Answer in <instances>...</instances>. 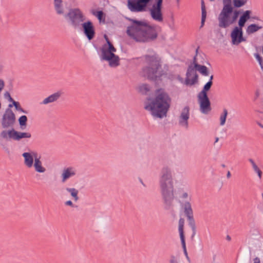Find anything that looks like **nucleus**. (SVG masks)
<instances>
[{
  "label": "nucleus",
  "instance_id": "4c0bfd02",
  "mask_svg": "<svg viewBox=\"0 0 263 263\" xmlns=\"http://www.w3.org/2000/svg\"><path fill=\"white\" fill-rule=\"evenodd\" d=\"M179 198L182 200L186 199L189 198V194L186 192H183L179 195Z\"/></svg>",
  "mask_w": 263,
  "mask_h": 263
},
{
  "label": "nucleus",
  "instance_id": "7c9ffc66",
  "mask_svg": "<svg viewBox=\"0 0 263 263\" xmlns=\"http://www.w3.org/2000/svg\"><path fill=\"white\" fill-rule=\"evenodd\" d=\"M227 115H228V110L227 109L224 108L223 109V112L220 115V125L221 126H223L225 124Z\"/></svg>",
  "mask_w": 263,
  "mask_h": 263
},
{
  "label": "nucleus",
  "instance_id": "a19ab883",
  "mask_svg": "<svg viewBox=\"0 0 263 263\" xmlns=\"http://www.w3.org/2000/svg\"><path fill=\"white\" fill-rule=\"evenodd\" d=\"M255 57L256 58V59L257 60V61H258V62L259 63V64L261 66V68H262L263 66L261 64L262 58L258 53L255 54Z\"/></svg>",
  "mask_w": 263,
  "mask_h": 263
},
{
  "label": "nucleus",
  "instance_id": "e433bc0d",
  "mask_svg": "<svg viewBox=\"0 0 263 263\" xmlns=\"http://www.w3.org/2000/svg\"><path fill=\"white\" fill-rule=\"evenodd\" d=\"M93 14L97 17L98 20L101 21L103 16L104 13L102 11H97L96 13L93 12Z\"/></svg>",
  "mask_w": 263,
  "mask_h": 263
},
{
  "label": "nucleus",
  "instance_id": "f03ea898",
  "mask_svg": "<svg viewBox=\"0 0 263 263\" xmlns=\"http://www.w3.org/2000/svg\"><path fill=\"white\" fill-rule=\"evenodd\" d=\"M159 186L164 208L170 210L174 199V183L173 171L168 166H163L159 176Z\"/></svg>",
  "mask_w": 263,
  "mask_h": 263
},
{
  "label": "nucleus",
  "instance_id": "4468645a",
  "mask_svg": "<svg viewBox=\"0 0 263 263\" xmlns=\"http://www.w3.org/2000/svg\"><path fill=\"white\" fill-rule=\"evenodd\" d=\"M190 118V107L185 106L182 110L179 118V123L182 126L188 127V120Z\"/></svg>",
  "mask_w": 263,
  "mask_h": 263
},
{
  "label": "nucleus",
  "instance_id": "6e6d98bb",
  "mask_svg": "<svg viewBox=\"0 0 263 263\" xmlns=\"http://www.w3.org/2000/svg\"><path fill=\"white\" fill-rule=\"evenodd\" d=\"M221 166L224 168L226 167V165H225V164H221Z\"/></svg>",
  "mask_w": 263,
  "mask_h": 263
},
{
  "label": "nucleus",
  "instance_id": "dca6fc26",
  "mask_svg": "<svg viewBox=\"0 0 263 263\" xmlns=\"http://www.w3.org/2000/svg\"><path fill=\"white\" fill-rule=\"evenodd\" d=\"M22 156L24 158L25 165L28 168H31L33 166L35 157H37V153L34 152H25L22 154Z\"/></svg>",
  "mask_w": 263,
  "mask_h": 263
},
{
  "label": "nucleus",
  "instance_id": "473e14b6",
  "mask_svg": "<svg viewBox=\"0 0 263 263\" xmlns=\"http://www.w3.org/2000/svg\"><path fill=\"white\" fill-rule=\"evenodd\" d=\"M189 224L190 227H191L192 231L191 239L192 240H193L196 234V227L195 222H190V223H189Z\"/></svg>",
  "mask_w": 263,
  "mask_h": 263
},
{
  "label": "nucleus",
  "instance_id": "9d476101",
  "mask_svg": "<svg viewBox=\"0 0 263 263\" xmlns=\"http://www.w3.org/2000/svg\"><path fill=\"white\" fill-rule=\"evenodd\" d=\"M15 115L10 108H7L3 116L2 120V126L6 128L12 127L15 123Z\"/></svg>",
  "mask_w": 263,
  "mask_h": 263
},
{
  "label": "nucleus",
  "instance_id": "4be33fe9",
  "mask_svg": "<svg viewBox=\"0 0 263 263\" xmlns=\"http://www.w3.org/2000/svg\"><path fill=\"white\" fill-rule=\"evenodd\" d=\"M33 166L34 167L35 171L37 173H43L46 171V168L42 166V163L40 158L35 157L34 163Z\"/></svg>",
  "mask_w": 263,
  "mask_h": 263
},
{
  "label": "nucleus",
  "instance_id": "a878e982",
  "mask_svg": "<svg viewBox=\"0 0 263 263\" xmlns=\"http://www.w3.org/2000/svg\"><path fill=\"white\" fill-rule=\"evenodd\" d=\"M13 132H14V129L12 128L11 130H4L2 131L1 133V136L5 139H8V138L12 139L13 138Z\"/></svg>",
  "mask_w": 263,
  "mask_h": 263
},
{
  "label": "nucleus",
  "instance_id": "58836bf2",
  "mask_svg": "<svg viewBox=\"0 0 263 263\" xmlns=\"http://www.w3.org/2000/svg\"><path fill=\"white\" fill-rule=\"evenodd\" d=\"M170 262V263H178L177 257L175 255H171Z\"/></svg>",
  "mask_w": 263,
  "mask_h": 263
},
{
  "label": "nucleus",
  "instance_id": "603ef678",
  "mask_svg": "<svg viewBox=\"0 0 263 263\" xmlns=\"http://www.w3.org/2000/svg\"><path fill=\"white\" fill-rule=\"evenodd\" d=\"M213 79V75H211L210 78V80L209 81H211V82H213L212 80Z\"/></svg>",
  "mask_w": 263,
  "mask_h": 263
},
{
  "label": "nucleus",
  "instance_id": "de8ad7c7",
  "mask_svg": "<svg viewBox=\"0 0 263 263\" xmlns=\"http://www.w3.org/2000/svg\"><path fill=\"white\" fill-rule=\"evenodd\" d=\"M178 80L179 81V82H180L181 83H184V81H183V79L182 78H181V77H180L179 76L178 77Z\"/></svg>",
  "mask_w": 263,
  "mask_h": 263
},
{
  "label": "nucleus",
  "instance_id": "aec40b11",
  "mask_svg": "<svg viewBox=\"0 0 263 263\" xmlns=\"http://www.w3.org/2000/svg\"><path fill=\"white\" fill-rule=\"evenodd\" d=\"M251 11L250 10H247L245 11L242 15L240 16L238 21V26L240 27H244L245 23L250 18V14Z\"/></svg>",
  "mask_w": 263,
  "mask_h": 263
},
{
  "label": "nucleus",
  "instance_id": "2f4dec72",
  "mask_svg": "<svg viewBox=\"0 0 263 263\" xmlns=\"http://www.w3.org/2000/svg\"><path fill=\"white\" fill-rule=\"evenodd\" d=\"M240 12L237 9H234L233 7V13H232V22L234 24L238 18Z\"/></svg>",
  "mask_w": 263,
  "mask_h": 263
},
{
  "label": "nucleus",
  "instance_id": "39448f33",
  "mask_svg": "<svg viewBox=\"0 0 263 263\" xmlns=\"http://www.w3.org/2000/svg\"><path fill=\"white\" fill-rule=\"evenodd\" d=\"M144 58L147 64L142 68V72L144 77L156 81L160 79L162 76L167 75L166 72L161 69L160 60L156 53L145 55Z\"/></svg>",
  "mask_w": 263,
  "mask_h": 263
},
{
  "label": "nucleus",
  "instance_id": "bb28decb",
  "mask_svg": "<svg viewBox=\"0 0 263 263\" xmlns=\"http://www.w3.org/2000/svg\"><path fill=\"white\" fill-rule=\"evenodd\" d=\"M206 16V12L205 10V6L203 0L201 1V26H202L205 20Z\"/></svg>",
  "mask_w": 263,
  "mask_h": 263
},
{
  "label": "nucleus",
  "instance_id": "bf43d9fd",
  "mask_svg": "<svg viewBox=\"0 0 263 263\" xmlns=\"http://www.w3.org/2000/svg\"><path fill=\"white\" fill-rule=\"evenodd\" d=\"M262 127H263V126H262Z\"/></svg>",
  "mask_w": 263,
  "mask_h": 263
},
{
  "label": "nucleus",
  "instance_id": "13d9d810",
  "mask_svg": "<svg viewBox=\"0 0 263 263\" xmlns=\"http://www.w3.org/2000/svg\"><path fill=\"white\" fill-rule=\"evenodd\" d=\"M177 1H179V0H177Z\"/></svg>",
  "mask_w": 263,
  "mask_h": 263
},
{
  "label": "nucleus",
  "instance_id": "f257e3e1",
  "mask_svg": "<svg viewBox=\"0 0 263 263\" xmlns=\"http://www.w3.org/2000/svg\"><path fill=\"white\" fill-rule=\"evenodd\" d=\"M132 24L127 27L126 33L136 42L147 43L155 40L158 33L154 26L148 25L144 21L128 18Z\"/></svg>",
  "mask_w": 263,
  "mask_h": 263
},
{
  "label": "nucleus",
  "instance_id": "a18cd8bd",
  "mask_svg": "<svg viewBox=\"0 0 263 263\" xmlns=\"http://www.w3.org/2000/svg\"><path fill=\"white\" fill-rule=\"evenodd\" d=\"M254 171L257 173L258 177L260 178L261 177V174H262L261 171L259 168H258L257 170H255Z\"/></svg>",
  "mask_w": 263,
  "mask_h": 263
},
{
  "label": "nucleus",
  "instance_id": "ddd939ff",
  "mask_svg": "<svg viewBox=\"0 0 263 263\" xmlns=\"http://www.w3.org/2000/svg\"><path fill=\"white\" fill-rule=\"evenodd\" d=\"M242 27H235L231 33L232 43L233 45H238L241 42L245 41L243 37Z\"/></svg>",
  "mask_w": 263,
  "mask_h": 263
},
{
  "label": "nucleus",
  "instance_id": "8fccbe9b",
  "mask_svg": "<svg viewBox=\"0 0 263 263\" xmlns=\"http://www.w3.org/2000/svg\"><path fill=\"white\" fill-rule=\"evenodd\" d=\"M231 177V173H230V171H228V173H227V177L228 178H230Z\"/></svg>",
  "mask_w": 263,
  "mask_h": 263
},
{
  "label": "nucleus",
  "instance_id": "864d4df0",
  "mask_svg": "<svg viewBox=\"0 0 263 263\" xmlns=\"http://www.w3.org/2000/svg\"><path fill=\"white\" fill-rule=\"evenodd\" d=\"M227 239L229 241L231 240V237L229 235L227 236Z\"/></svg>",
  "mask_w": 263,
  "mask_h": 263
},
{
  "label": "nucleus",
  "instance_id": "f704fd0d",
  "mask_svg": "<svg viewBox=\"0 0 263 263\" xmlns=\"http://www.w3.org/2000/svg\"><path fill=\"white\" fill-rule=\"evenodd\" d=\"M181 245L182 246V248L183 250V252L184 255H185L186 258L187 259V260H190V258L188 256L186 248V245H185V238H180Z\"/></svg>",
  "mask_w": 263,
  "mask_h": 263
},
{
  "label": "nucleus",
  "instance_id": "f3484780",
  "mask_svg": "<svg viewBox=\"0 0 263 263\" xmlns=\"http://www.w3.org/2000/svg\"><path fill=\"white\" fill-rule=\"evenodd\" d=\"M77 170L74 167H68L63 170L61 174L62 181L65 182L69 178L76 175Z\"/></svg>",
  "mask_w": 263,
  "mask_h": 263
},
{
  "label": "nucleus",
  "instance_id": "0eeeda50",
  "mask_svg": "<svg viewBox=\"0 0 263 263\" xmlns=\"http://www.w3.org/2000/svg\"><path fill=\"white\" fill-rule=\"evenodd\" d=\"M223 7L218 17V26L220 28H226L233 24L232 22V13L233 6L231 4V0H222Z\"/></svg>",
  "mask_w": 263,
  "mask_h": 263
},
{
  "label": "nucleus",
  "instance_id": "b1692460",
  "mask_svg": "<svg viewBox=\"0 0 263 263\" xmlns=\"http://www.w3.org/2000/svg\"><path fill=\"white\" fill-rule=\"evenodd\" d=\"M65 190L70 194L74 201L76 202L79 199L78 196L79 191L78 190L73 187H66Z\"/></svg>",
  "mask_w": 263,
  "mask_h": 263
},
{
  "label": "nucleus",
  "instance_id": "9b49d317",
  "mask_svg": "<svg viewBox=\"0 0 263 263\" xmlns=\"http://www.w3.org/2000/svg\"><path fill=\"white\" fill-rule=\"evenodd\" d=\"M196 68L192 65L189 66L184 81V84L187 86H192L198 81V76L196 73Z\"/></svg>",
  "mask_w": 263,
  "mask_h": 263
},
{
  "label": "nucleus",
  "instance_id": "423d86ee",
  "mask_svg": "<svg viewBox=\"0 0 263 263\" xmlns=\"http://www.w3.org/2000/svg\"><path fill=\"white\" fill-rule=\"evenodd\" d=\"M104 37L107 44H104L100 49L101 58L103 60L108 61L110 67H116L120 65V59L114 53L116 51V49L109 41L106 35H104Z\"/></svg>",
  "mask_w": 263,
  "mask_h": 263
},
{
  "label": "nucleus",
  "instance_id": "5701e85b",
  "mask_svg": "<svg viewBox=\"0 0 263 263\" xmlns=\"http://www.w3.org/2000/svg\"><path fill=\"white\" fill-rule=\"evenodd\" d=\"M262 26H259L258 24H252L249 25L246 29V32L248 34H252L257 32L259 30L262 29Z\"/></svg>",
  "mask_w": 263,
  "mask_h": 263
},
{
  "label": "nucleus",
  "instance_id": "1a4fd4ad",
  "mask_svg": "<svg viewBox=\"0 0 263 263\" xmlns=\"http://www.w3.org/2000/svg\"><path fill=\"white\" fill-rule=\"evenodd\" d=\"M213 82L208 81L203 86L202 90L197 95L200 110L203 114H208L211 110V102L207 92L210 89Z\"/></svg>",
  "mask_w": 263,
  "mask_h": 263
},
{
  "label": "nucleus",
  "instance_id": "37998d69",
  "mask_svg": "<svg viewBox=\"0 0 263 263\" xmlns=\"http://www.w3.org/2000/svg\"><path fill=\"white\" fill-rule=\"evenodd\" d=\"M65 204L67 206H70L71 207H74V205L73 204L71 200H68L65 202Z\"/></svg>",
  "mask_w": 263,
  "mask_h": 263
},
{
  "label": "nucleus",
  "instance_id": "3c124183",
  "mask_svg": "<svg viewBox=\"0 0 263 263\" xmlns=\"http://www.w3.org/2000/svg\"><path fill=\"white\" fill-rule=\"evenodd\" d=\"M252 18L255 19V20H256L257 21H260V19L258 16H254V17H253Z\"/></svg>",
  "mask_w": 263,
  "mask_h": 263
},
{
  "label": "nucleus",
  "instance_id": "6ab92c4d",
  "mask_svg": "<svg viewBox=\"0 0 263 263\" xmlns=\"http://www.w3.org/2000/svg\"><path fill=\"white\" fill-rule=\"evenodd\" d=\"M53 6L56 13L58 15H63L64 16L65 13L63 0H53Z\"/></svg>",
  "mask_w": 263,
  "mask_h": 263
},
{
  "label": "nucleus",
  "instance_id": "c9c22d12",
  "mask_svg": "<svg viewBox=\"0 0 263 263\" xmlns=\"http://www.w3.org/2000/svg\"><path fill=\"white\" fill-rule=\"evenodd\" d=\"M27 121V117L25 115L22 116L18 119L19 124L21 126H26Z\"/></svg>",
  "mask_w": 263,
  "mask_h": 263
},
{
  "label": "nucleus",
  "instance_id": "20e7f679",
  "mask_svg": "<svg viewBox=\"0 0 263 263\" xmlns=\"http://www.w3.org/2000/svg\"><path fill=\"white\" fill-rule=\"evenodd\" d=\"M151 0H128L127 7L132 12H140L146 10L148 4ZM156 3L154 4L149 10L150 14L152 18L157 22L163 21V16L161 11L163 0H155Z\"/></svg>",
  "mask_w": 263,
  "mask_h": 263
},
{
  "label": "nucleus",
  "instance_id": "6e6552de",
  "mask_svg": "<svg viewBox=\"0 0 263 263\" xmlns=\"http://www.w3.org/2000/svg\"><path fill=\"white\" fill-rule=\"evenodd\" d=\"M64 17L74 29L81 28V25L84 22L85 16L83 12L79 8H71L68 12L65 13Z\"/></svg>",
  "mask_w": 263,
  "mask_h": 263
},
{
  "label": "nucleus",
  "instance_id": "09e8293b",
  "mask_svg": "<svg viewBox=\"0 0 263 263\" xmlns=\"http://www.w3.org/2000/svg\"><path fill=\"white\" fill-rule=\"evenodd\" d=\"M193 64H194V65L193 67H194L195 68V64H198V63H197V61H196V56H195V57H194V59H193Z\"/></svg>",
  "mask_w": 263,
  "mask_h": 263
},
{
  "label": "nucleus",
  "instance_id": "f8f14e48",
  "mask_svg": "<svg viewBox=\"0 0 263 263\" xmlns=\"http://www.w3.org/2000/svg\"><path fill=\"white\" fill-rule=\"evenodd\" d=\"M84 35L89 41L92 40L95 36L96 32L93 24L90 21L84 22L81 25Z\"/></svg>",
  "mask_w": 263,
  "mask_h": 263
},
{
  "label": "nucleus",
  "instance_id": "7ed1b4c3",
  "mask_svg": "<svg viewBox=\"0 0 263 263\" xmlns=\"http://www.w3.org/2000/svg\"><path fill=\"white\" fill-rule=\"evenodd\" d=\"M155 94V99H148L149 102L145 104L144 108L154 117L162 118L166 116L170 108L171 98L162 89L156 90Z\"/></svg>",
  "mask_w": 263,
  "mask_h": 263
},
{
  "label": "nucleus",
  "instance_id": "ea45409f",
  "mask_svg": "<svg viewBox=\"0 0 263 263\" xmlns=\"http://www.w3.org/2000/svg\"><path fill=\"white\" fill-rule=\"evenodd\" d=\"M4 97L5 98L8 99L9 102H13V101H14L11 97L10 94L8 92H6L4 94Z\"/></svg>",
  "mask_w": 263,
  "mask_h": 263
},
{
  "label": "nucleus",
  "instance_id": "2eb2a0df",
  "mask_svg": "<svg viewBox=\"0 0 263 263\" xmlns=\"http://www.w3.org/2000/svg\"><path fill=\"white\" fill-rule=\"evenodd\" d=\"M182 207L183 209L184 213L187 218L189 223L195 222L194 219L193 211L190 202L189 201H185L182 203Z\"/></svg>",
  "mask_w": 263,
  "mask_h": 263
},
{
  "label": "nucleus",
  "instance_id": "cd10ccee",
  "mask_svg": "<svg viewBox=\"0 0 263 263\" xmlns=\"http://www.w3.org/2000/svg\"><path fill=\"white\" fill-rule=\"evenodd\" d=\"M232 2L234 8H240L247 3V0H231V4H232Z\"/></svg>",
  "mask_w": 263,
  "mask_h": 263
},
{
  "label": "nucleus",
  "instance_id": "5fc2aeb1",
  "mask_svg": "<svg viewBox=\"0 0 263 263\" xmlns=\"http://www.w3.org/2000/svg\"><path fill=\"white\" fill-rule=\"evenodd\" d=\"M218 140H219V138H218V137H217V138H216V140H215V143H216V142H218Z\"/></svg>",
  "mask_w": 263,
  "mask_h": 263
},
{
  "label": "nucleus",
  "instance_id": "412c9836",
  "mask_svg": "<svg viewBox=\"0 0 263 263\" xmlns=\"http://www.w3.org/2000/svg\"><path fill=\"white\" fill-rule=\"evenodd\" d=\"M13 136V140L19 141L22 138H30L31 135L30 133L20 132L14 129Z\"/></svg>",
  "mask_w": 263,
  "mask_h": 263
},
{
  "label": "nucleus",
  "instance_id": "c756f323",
  "mask_svg": "<svg viewBox=\"0 0 263 263\" xmlns=\"http://www.w3.org/2000/svg\"><path fill=\"white\" fill-rule=\"evenodd\" d=\"M13 106H14L15 107V109L17 110H18L19 111H21V112H22L25 113V114H27V112L26 110H25L23 108L21 107V106H20V103L18 102H16L15 101H13L12 104H10L9 105V107L11 108Z\"/></svg>",
  "mask_w": 263,
  "mask_h": 263
},
{
  "label": "nucleus",
  "instance_id": "a211bd4d",
  "mask_svg": "<svg viewBox=\"0 0 263 263\" xmlns=\"http://www.w3.org/2000/svg\"><path fill=\"white\" fill-rule=\"evenodd\" d=\"M62 95V92L60 91H58L45 98L40 104L46 105L49 103H53L57 101Z\"/></svg>",
  "mask_w": 263,
  "mask_h": 263
},
{
  "label": "nucleus",
  "instance_id": "79ce46f5",
  "mask_svg": "<svg viewBox=\"0 0 263 263\" xmlns=\"http://www.w3.org/2000/svg\"><path fill=\"white\" fill-rule=\"evenodd\" d=\"M249 161L252 164L254 171L257 170L259 168L252 159H249Z\"/></svg>",
  "mask_w": 263,
  "mask_h": 263
},
{
  "label": "nucleus",
  "instance_id": "49530a36",
  "mask_svg": "<svg viewBox=\"0 0 263 263\" xmlns=\"http://www.w3.org/2000/svg\"><path fill=\"white\" fill-rule=\"evenodd\" d=\"M254 263H260V259L256 257L254 259Z\"/></svg>",
  "mask_w": 263,
  "mask_h": 263
},
{
  "label": "nucleus",
  "instance_id": "393cba45",
  "mask_svg": "<svg viewBox=\"0 0 263 263\" xmlns=\"http://www.w3.org/2000/svg\"><path fill=\"white\" fill-rule=\"evenodd\" d=\"M195 68L203 76H208L209 74L208 69L205 66L196 64Z\"/></svg>",
  "mask_w": 263,
  "mask_h": 263
},
{
  "label": "nucleus",
  "instance_id": "72a5a7b5",
  "mask_svg": "<svg viewBox=\"0 0 263 263\" xmlns=\"http://www.w3.org/2000/svg\"><path fill=\"white\" fill-rule=\"evenodd\" d=\"M139 90L142 93H146L150 90V87L148 85L144 84L139 87Z\"/></svg>",
  "mask_w": 263,
  "mask_h": 263
},
{
  "label": "nucleus",
  "instance_id": "4d7b16f0",
  "mask_svg": "<svg viewBox=\"0 0 263 263\" xmlns=\"http://www.w3.org/2000/svg\"><path fill=\"white\" fill-rule=\"evenodd\" d=\"M210 1H211V2H214V1H215V0H210Z\"/></svg>",
  "mask_w": 263,
  "mask_h": 263
},
{
  "label": "nucleus",
  "instance_id": "c85d7f7f",
  "mask_svg": "<svg viewBox=\"0 0 263 263\" xmlns=\"http://www.w3.org/2000/svg\"><path fill=\"white\" fill-rule=\"evenodd\" d=\"M184 219L180 218L179 220V232L180 238H185L183 233Z\"/></svg>",
  "mask_w": 263,
  "mask_h": 263
},
{
  "label": "nucleus",
  "instance_id": "c03bdc74",
  "mask_svg": "<svg viewBox=\"0 0 263 263\" xmlns=\"http://www.w3.org/2000/svg\"><path fill=\"white\" fill-rule=\"evenodd\" d=\"M4 86V82L2 80H0V92L3 89Z\"/></svg>",
  "mask_w": 263,
  "mask_h": 263
}]
</instances>
